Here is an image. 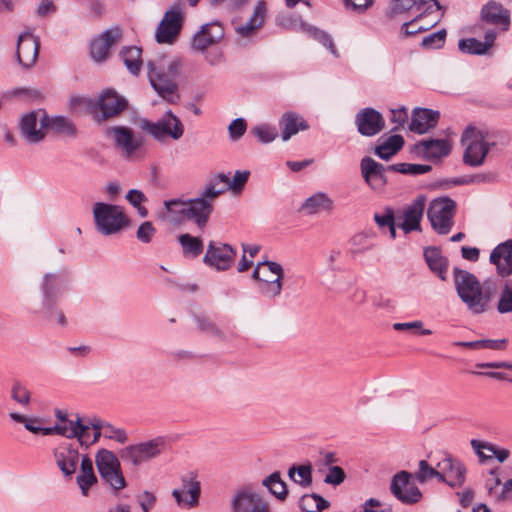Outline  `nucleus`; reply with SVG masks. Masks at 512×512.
Wrapping results in <instances>:
<instances>
[{"mask_svg": "<svg viewBox=\"0 0 512 512\" xmlns=\"http://www.w3.org/2000/svg\"><path fill=\"white\" fill-rule=\"evenodd\" d=\"M180 66L178 60L167 59L166 57H159L147 62L148 78L151 86L161 98L172 104L179 99L176 79Z\"/></svg>", "mask_w": 512, "mask_h": 512, "instance_id": "nucleus-1", "label": "nucleus"}, {"mask_svg": "<svg viewBox=\"0 0 512 512\" xmlns=\"http://www.w3.org/2000/svg\"><path fill=\"white\" fill-rule=\"evenodd\" d=\"M453 276L457 294L467 308L474 314L484 313L490 302V294L483 292L475 275L466 270L454 268Z\"/></svg>", "mask_w": 512, "mask_h": 512, "instance_id": "nucleus-2", "label": "nucleus"}, {"mask_svg": "<svg viewBox=\"0 0 512 512\" xmlns=\"http://www.w3.org/2000/svg\"><path fill=\"white\" fill-rule=\"evenodd\" d=\"M251 277L257 281V289L263 297L271 300L281 295L284 269L279 263L268 260L258 262Z\"/></svg>", "mask_w": 512, "mask_h": 512, "instance_id": "nucleus-3", "label": "nucleus"}, {"mask_svg": "<svg viewBox=\"0 0 512 512\" xmlns=\"http://www.w3.org/2000/svg\"><path fill=\"white\" fill-rule=\"evenodd\" d=\"M96 230L105 236L113 235L129 225V218L121 206L96 202L93 206Z\"/></svg>", "mask_w": 512, "mask_h": 512, "instance_id": "nucleus-4", "label": "nucleus"}, {"mask_svg": "<svg viewBox=\"0 0 512 512\" xmlns=\"http://www.w3.org/2000/svg\"><path fill=\"white\" fill-rule=\"evenodd\" d=\"M95 463L101 479L117 494L127 485L119 458L114 452L100 449L95 456Z\"/></svg>", "mask_w": 512, "mask_h": 512, "instance_id": "nucleus-5", "label": "nucleus"}, {"mask_svg": "<svg viewBox=\"0 0 512 512\" xmlns=\"http://www.w3.org/2000/svg\"><path fill=\"white\" fill-rule=\"evenodd\" d=\"M461 143L465 147L463 162L471 167L481 166L493 145L488 143L483 133L474 127H468L464 130Z\"/></svg>", "mask_w": 512, "mask_h": 512, "instance_id": "nucleus-6", "label": "nucleus"}, {"mask_svg": "<svg viewBox=\"0 0 512 512\" xmlns=\"http://www.w3.org/2000/svg\"><path fill=\"white\" fill-rule=\"evenodd\" d=\"M140 127L157 141H163L166 138L179 140L185 131L182 121L171 110L166 111L156 122L142 120Z\"/></svg>", "mask_w": 512, "mask_h": 512, "instance_id": "nucleus-7", "label": "nucleus"}, {"mask_svg": "<svg viewBox=\"0 0 512 512\" xmlns=\"http://www.w3.org/2000/svg\"><path fill=\"white\" fill-rule=\"evenodd\" d=\"M165 446V439L163 437H156L145 442L124 447L119 451V456L123 461L137 467L161 455Z\"/></svg>", "mask_w": 512, "mask_h": 512, "instance_id": "nucleus-8", "label": "nucleus"}, {"mask_svg": "<svg viewBox=\"0 0 512 512\" xmlns=\"http://www.w3.org/2000/svg\"><path fill=\"white\" fill-rule=\"evenodd\" d=\"M456 203L448 197H440L429 204L427 217L438 234H448L454 224Z\"/></svg>", "mask_w": 512, "mask_h": 512, "instance_id": "nucleus-9", "label": "nucleus"}, {"mask_svg": "<svg viewBox=\"0 0 512 512\" xmlns=\"http://www.w3.org/2000/svg\"><path fill=\"white\" fill-rule=\"evenodd\" d=\"M41 289L43 293L44 317L50 321H56L60 326H65L67 321L61 310H57L56 302L60 290V281L55 274H46L43 278Z\"/></svg>", "mask_w": 512, "mask_h": 512, "instance_id": "nucleus-10", "label": "nucleus"}, {"mask_svg": "<svg viewBox=\"0 0 512 512\" xmlns=\"http://www.w3.org/2000/svg\"><path fill=\"white\" fill-rule=\"evenodd\" d=\"M184 22V14L179 5L168 9L157 26L155 38L161 44H173L176 42Z\"/></svg>", "mask_w": 512, "mask_h": 512, "instance_id": "nucleus-11", "label": "nucleus"}, {"mask_svg": "<svg viewBox=\"0 0 512 512\" xmlns=\"http://www.w3.org/2000/svg\"><path fill=\"white\" fill-rule=\"evenodd\" d=\"M47 113L39 109L24 115L20 121L21 137L29 144H37L44 140L47 132Z\"/></svg>", "mask_w": 512, "mask_h": 512, "instance_id": "nucleus-12", "label": "nucleus"}, {"mask_svg": "<svg viewBox=\"0 0 512 512\" xmlns=\"http://www.w3.org/2000/svg\"><path fill=\"white\" fill-rule=\"evenodd\" d=\"M237 251L231 245L219 241H210L203 262L217 271L230 269L235 261Z\"/></svg>", "mask_w": 512, "mask_h": 512, "instance_id": "nucleus-13", "label": "nucleus"}, {"mask_svg": "<svg viewBox=\"0 0 512 512\" xmlns=\"http://www.w3.org/2000/svg\"><path fill=\"white\" fill-rule=\"evenodd\" d=\"M413 475L407 471L396 473L391 480L390 491L392 495L400 502L412 505L419 502L422 498L420 489L410 483Z\"/></svg>", "mask_w": 512, "mask_h": 512, "instance_id": "nucleus-14", "label": "nucleus"}, {"mask_svg": "<svg viewBox=\"0 0 512 512\" xmlns=\"http://www.w3.org/2000/svg\"><path fill=\"white\" fill-rule=\"evenodd\" d=\"M436 467L439 469V482L446 483L451 488L462 487L466 481L465 465L450 454H446Z\"/></svg>", "mask_w": 512, "mask_h": 512, "instance_id": "nucleus-15", "label": "nucleus"}, {"mask_svg": "<svg viewBox=\"0 0 512 512\" xmlns=\"http://www.w3.org/2000/svg\"><path fill=\"white\" fill-rule=\"evenodd\" d=\"M201 485L194 472L181 477V486L172 491V496L179 506L193 508L199 504Z\"/></svg>", "mask_w": 512, "mask_h": 512, "instance_id": "nucleus-16", "label": "nucleus"}, {"mask_svg": "<svg viewBox=\"0 0 512 512\" xmlns=\"http://www.w3.org/2000/svg\"><path fill=\"white\" fill-rule=\"evenodd\" d=\"M233 512H269L266 501L251 486L238 490L231 500Z\"/></svg>", "mask_w": 512, "mask_h": 512, "instance_id": "nucleus-17", "label": "nucleus"}, {"mask_svg": "<svg viewBox=\"0 0 512 512\" xmlns=\"http://www.w3.org/2000/svg\"><path fill=\"white\" fill-rule=\"evenodd\" d=\"M360 171L365 183L374 191H383L387 184L386 173L391 171L389 166L378 163L371 157H363L360 162Z\"/></svg>", "mask_w": 512, "mask_h": 512, "instance_id": "nucleus-18", "label": "nucleus"}, {"mask_svg": "<svg viewBox=\"0 0 512 512\" xmlns=\"http://www.w3.org/2000/svg\"><path fill=\"white\" fill-rule=\"evenodd\" d=\"M224 38V28L219 22H210L201 26L191 40V47L197 52H205Z\"/></svg>", "mask_w": 512, "mask_h": 512, "instance_id": "nucleus-19", "label": "nucleus"}, {"mask_svg": "<svg viewBox=\"0 0 512 512\" xmlns=\"http://www.w3.org/2000/svg\"><path fill=\"white\" fill-rule=\"evenodd\" d=\"M39 41L31 33L20 34L17 42L16 58L24 68L32 67L38 58Z\"/></svg>", "mask_w": 512, "mask_h": 512, "instance_id": "nucleus-20", "label": "nucleus"}, {"mask_svg": "<svg viewBox=\"0 0 512 512\" xmlns=\"http://www.w3.org/2000/svg\"><path fill=\"white\" fill-rule=\"evenodd\" d=\"M122 36L119 27H112L104 31L100 37L94 39L90 47L91 58L95 62H102L107 59L110 48L117 43Z\"/></svg>", "mask_w": 512, "mask_h": 512, "instance_id": "nucleus-21", "label": "nucleus"}, {"mask_svg": "<svg viewBox=\"0 0 512 512\" xmlns=\"http://www.w3.org/2000/svg\"><path fill=\"white\" fill-rule=\"evenodd\" d=\"M358 132L367 137L378 134L384 128V119L381 113L373 108L360 110L355 118Z\"/></svg>", "mask_w": 512, "mask_h": 512, "instance_id": "nucleus-22", "label": "nucleus"}, {"mask_svg": "<svg viewBox=\"0 0 512 512\" xmlns=\"http://www.w3.org/2000/svg\"><path fill=\"white\" fill-rule=\"evenodd\" d=\"M110 133L115 145L120 148L125 156H131L143 145V137L135 134L132 129L124 126L111 127Z\"/></svg>", "mask_w": 512, "mask_h": 512, "instance_id": "nucleus-23", "label": "nucleus"}, {"mask_svg": "<svg viewBox=\"0 0 512 512\" xmlns=\"http://www.w3.org/2000/svg\"><path fill=\"white\" fill-rule=\"evenodd\" d=\"M97 103L102 114V120L118 115L127 107V100L110 88L102 91Z\"/></svg>", "mask_w": 512, "mask_h": 512, "instance_id": "nucleus-24", "label": "nucleus"}, {"mask_svg": "<svg viewBox=\"0 0 512 512\" xmlns=\"http://www.w3.org/2000/svg\"><path fill=\"white\" fill-rule=\"evenodd\" d=\"M452 144L448 139H427L415 144V151L427 160H439L450 154Z\"/></svg>", "mask_w": 512, "mask_h": 512, "instance_id": "nucleus-25", "label": "nucleus"}, {"mask_svg": "<svg viewBox=\"0 0 512 512\" xmlns=\"http://www.w3.org/2000/svg\"><path fill=\"white\" fill-rule=\"evenodd\" d=\"M440 118L439 111L428 108H415L412 111L409 130L417 134H425L433 129Z\"/></svg>", "mask_w": 512, "mask_h": 512, "instance_id": "nucleus-26", "label": "nucleus"}, {"mask_svg": "<svg viewBox=\"0 0 512 512\" xmlns=\"http://www.w3.org/2000/svg\"><path fill=\"white\" fill-rule=\"evenodd\" d=\"M266 19V4L260 0L256 3L252 15L249 19L235 27V32L242 38H251L256 35L258 30L264 26Z\"/></svg>", "mask_w": 512, "mask_h": 512, "instance_id": "nucleus-27", "label": "nucleus"}, {"mask_svg": "<svg viewBox=\"0 0 512 512\" xmlns=\"http://www.w3.org/2000/svg\"><path fill=\"white\" fill-rule=\"evenodd\" d=\"M490 262L497 268L502 277L512 273V239L498 244L490 254Z\"/></svg>", "mask_w": 512, "mask_h": 512, "instance_id": "nucleus-28", "label": "nucleus"}, {"mask_svg": "<svg viewBox=\"0 0 512 512\" xmlns=\"http://www.w3.org/2000/svg\"><path fill=\"white\" fill-rule=\"evenodd\" d=\"M470 445L480 463H485L493 458H496L499 463H504L510 456L508 449L498 447L491 442L472 439Z\"/></svg>", "mask_w": 512, "mask_h": 512, "instance_id": "nucleus-29", "label": "nucleus"}, {"mask_svg": "<svg viewBox=\"0 0 512 512\" xmlns=\"http://www.w3.org/2000/svg\"><path fill=\"white\" fill-rule=\"evenodd\" d=\"M480 15L484 22L502 26L504 30H507L510 25V11L495 0L488 1L481 8Z\"/></svg>", "mask_w": 512, "mask_h": 512, "instance_id": "nucleus-30", "label": "nucleus"}, {"mask_svg": "<svg viewBox=\"0 0 512 512\" xmlns=\"http://www.w3.org/2000/svg\"><path fill=\"white\" fill-rule=\"evenodd\" d=\"M282 141L286 142L300 131L309 129L308 122L294 111L285 112L279 119Z\"/></svg>", "mask_w": 512, "mask_h": 512, "instance_id": "nucleus-31", "label": "nucleus"}, {"mask_svg": "<svg viewBox=\"0 0 512 512\" xmlns=\"http://www.w3.org/2000/svg\"><path fill=\"white\" fill-rule=\"evenodd\" d=\"M54 458L64 476H72L79 462V452L71 445H62L54 450Z\"/></svg>", "mask_w": 512, "mask_h": 512, "instance_id": "nucleus-32", "label": "nucleus"}, {"mask_svg": "<svg viewBox=\"0 0 512 512\" xmlns=\"http://www.w3.org/2000/svg\"><path fill=\"white\" fill-rule=\"evenodd\" d=\"M187 220H192L200 228L206 226L209 215L213 211V205L205 198H194L186 201Z\"/></svg>", "mask_w": 512, "mask_h": 512, "instance_id": "nucleus-33", "label": "nucleus"}, {"mask_svg": "<svg viewBox=\"0 0 512 512\" xmlns=\"http://www.w3.org/2000/svg\"><path fill=\"white\" fill-rule=\"evenodd\" d=\"M425 208V198L417 197L404 211L401 228L405 233L420 229V222Z\"/></svg>", "mask_w": 512, "mask_h": 512, "instance_id": "nucleus-34", "label": "nucleus"}, {"mask_svg": "<svg viewBox=\"0 0 512 512\" xmlns=\"http://www.w3.org/2000/svg\"><path fill=\"white\" fill-rule=\"evenodd\" d=\"M9 417L11 420L22 423L24 427L31 433L38 434L41 433L43 435H72V430H67L59 426L45 427L42 428L36 424L40 422L38 418H27L25 415H22L17 412L9 413Z\"/></svg>", "mask_w": 512, "mask_h": 512, "instance_id": "nucleus-35", "label": "nucleus"}, {"mask_svg": "<svg viewBox=\"0 0 512 512\" xmlns=\"http://www.w3.org/2000/svg\"><path fill=\"white\" fill-rule=\"evenodd\" d=\"M334 209L333 199L325 192H317L308 197L301 205V210L307 215L320 212H331Z\"/></svg>", "mask_w": 512, "mask_h": 512, "instance_id": "nucleus-36", "label": "nucleus"}, {"mask_svg": "<svg viewBox=\"0 0 512 512\" xmlns=\"http://www.w3.org/2000/svg\"><path fill=\"white\" fill-rule=\"evenodd\" d=\"M425 8V13L433 14L440 11L441 6L437 0H394L392 12L395 14L416 9L420 11Z\"/></svg>", "mask_w": 512, "mask_h": 512, "instance_id": "nucleus-37", "label": "nucleus"}, {"mask_svg": "<svg viewBox=\"0 0 512 512\" xmlns=\"http://www.w3.org/2000/svg\"><path fill=\"white\" fill-rule=\"evenodd\" d=\"M165 210L160 214L161 219L173 224L187 220V203L182 199H171L164 202Z\"/></svg>", "mask_w": 512, "mask_h": 512, "instance_id": "nucleus-38", "label": "nucleus"}, {"mask_svg": "<svg viewBox=\"0 0 512 512\" xmlns=\"http://www.w3.org/2000/svg\"><path fill=\"white\" fill-rule=\"evenodd\" d=\"M424 258L430 270L445 281L448 260L442 255L441 251L435 247H428L424 250Z\"/></svg>", "mask_w": 512, "mask_h": 512, "instance_id": "nucleus-39", "label": "nucleus"}, {"mask_svg": "<svg viewBox=\"0 0 512 512\" xmlns=\"http://www.w3.org/2000/svg\"><path fill=\"white\" fill-rule=\"evenodd\" d=\"M76 480L83 496H87L90 487L97 483V477L94 473L93 463L88 456H84L82 458L80 473Z\"/></svg>", "mask_w": 512, "mask_h": 512, "instance_id": "nucleus-40", "label": "nucleus"}, {"mask_svg": "<svg viewBox=\"0 0 512 512\" xmlns=\"http://www.w3.org/2000/svg\"><path fill=\"white\" fill-rule=\"evenodd\" d=\"M426 14L427 13L425 12L421 13L418 16H416L413 20L403 23V25L401 26L400 34L403 37H408L416 35L420 32L427 31L430 28L434 27L439 21L438 16L433 17L429 22H427V25H421V22L426 16Z\"/></svg>", "mask_w": 512, "mask_h": 512, "instance_id": "nucleus-41", "label": "nucleus"}, {"mask_svg": "<svg viewBox=\"0 0 512 512\" xmlns=\"http://www.w3.org/2000/svg\"><path fill=\"white\" fill-rule=\"evenodd\" d=\"M404 145V139L401 135L389 136L382 144L375 147V154L383 159L389 160Z\"/></svg>", "mask_w": 512, "mask_h": 512, "instance_id": "nucleus-42", "label": "nucleus"}, {"mask_svg": "<svg viewBox=\"0 0 512 512\" xmlns=\"http://www.w3.org/2000/svg\"><path fill=\"white\" fill-rule=\"evenodd\" d=\"M226 182H228L226 174L220 173L215 175L206 185L199 198H205L212 203L214 199L227 190Z\"/></svg>", "mask_w": 512, "mask_h": 512, "instance_id": "nucleus-43", "label": "nucleus"}, {"mask_svg": "<svg viewBox=\"0 0 512 512\" xmlns=\"http://www.w3.org/2000/svg\"><path fill=\"white\" fill-rule=\"evenodd\" d=\"M178 241L185 257L196 258L203 252V241L199 237L185 233L178 237Z\"/></svg>", "mask_w": 512, "mask_h": 512, "instance_id": "nucleus-44", "label": "nucleus"}, {"mask_svg": "<svg viewBox=\"0 0 512 512\" xmlns=\"http://www.w3.org/2000/svg\"><path fill=\"white\" fill-rule=\"evenodd\" d=\"M269 492L279 500H284L287 497L288 490L286 483L281 479L279 471H275L262 481Z\"/></svg>", "mask_w": 512, "mask_h": 512, "instance_id": "nucleus-45", "label": "nucleus"}, {"mask_svg": "<svg viewBox=\"0 0 512 512\" xmlns=\"http://www.w3.org/2000/svg\"><path fill=\"white\" fill-rule=\"evenodd\" d=\"M142 50L136 46L124 48L120 55L128 71L133 75H138L142 65Z\"/></svg>", "mask_w": 512, "mask_h": 512, "instance_id": "nucleus-46", "label": "nucleus"}, {"mask_svg": "<svg viewBox=\"0 0 512 512\" xmlns=\"http://www.w3.org/2000/svg\"><path fill=\"white\" fill-rule=\"evenodd\" d=\"M312 465L292 466L288 470V477L301 487L307 488L312 485Z\"/></svg>", "mask_w": 512, "mask_h": 512, "instance_id": "nucleus-47", "label": "nucleus"}, {"mask_svg": "<svg viewBox=\"0 0 512 512\" xmlns=\"http://www.w3.org/2000/svg\"><path fill=\"white\" fill-rule=\"evenodd\" d=\"M328 507L329 502L316 493L303 495L299 500V508L302 512H321Z\"/></svg>", "mask_w": 512, "mask_h": 512, "instance_id": "nucleus-48", "label": "nucleus"}, {"mask_svg": "<svg viewBox=\"0 0 512 512\" xmlns=\"http://www.w3.org/2000/svg\"><path fill=\"white\" fill-rule=\"evenodd\" d=\"M496 309L500 314L512 313V281L506 280L499 288Z\"/></svg>", "mask_w": 512, "mask_h": 512, "instance_id": "nucleus-49", "label": "nucleus"}, {"mask_svg": "<svg viewBox=\"0 0 512 512\" xmlns=\"http://www.w3.org/2000/svg\"><path fill=\"white\" fill-rule=\"evenodd\" d=\"M54 426H59L67 430H72V435H62L63 437L72 439L77 438L80 443L87 442L85 440L86 431L89 426H83L82 419L77 416L75 420H68L67 423H56Z\"/></svg>", "mask_w": 512, "mask_h": 512, "instance_id": "nucleus-50", "label": "nucleus"}, {"mask_svg": "<svg viewBox=\"0 0 512 512\" xmlns=\"http://www.w3.org/2000/svg\"><path fill=\"white\" fill-rule=\"evenodd\" d=\"M47 129H51L58 134L73 136L76 133L74 125L64 116H48Z\"/></svg>", "mask_w": 512, "mask_h": 512, "instance_id": "nucleus-51", "label": "nucleus"}, {"mask_svg": "<svg viewBox=\"0 0 512 512\" xmlns=\"http://www.w3.org/2000/svg\"><path fill=\"white\" fill-rule=\"evenodd\" d=\"M439 469L431 466L426 460H420L418 463V470L414 474V478L420 483L424 484L431 479L439 481Z\"/></svg>", "mask_w": 512, "mask_h": 512, "instance_id": "nucleus-52", "label": "nucleus"}, {"mask_svg": "<svg viewBox=\"0 0 512 512\" xmlns=\"http://www.w3.org/2000/svg\"><path fill=\"white\" fill-rule=\"evenodd\" d=\"M389 169L402 174L420 175L430 172L432 167L424 164L398 163L389 165Z\"/></svg>", "mask_w": 512, "mask_h": 512, "instance_id": "nucleus-53", "label": "nucleus"}, {"mask_svg": "<svg viewBox=\"0 0 512 512\" xmlns=\"http://www.w3.org/2000/svg\"><path fill=\"white\" fill-rule=\"evenodd\" d=\"M250 132L263 144L271 143L278 137L277 129L269 124L257 125Z\"/></svg>", "mask_w": 512, "mask_h": 512, "instance_id": "nucleus-54", "label": "nucleus"}, {"mask_svg": "<svg viewBox=\"0 0 512 512\" xmlns=\"http://www.w3.org/2000/svg\"><path fill=\"white\" fill-rule=\"evenodd\" d=\"M458 48L463 53L482 55L487 52L485 43L476 38L461 39Z\"/></svg>", "mask_w": 512, "mask_h": 512, "instance_id": "nucleus-55", "label": "nucleus"}, {"mask_svg": "<svg viewBox=\"0 0 512 512\" xmlns=\"http://www.w3.org/2000/svg\"><path fill=\"white\" fill-rule=\"evenodd\" d=\"M126 200L134 208L137 209L138 214L142 218L147 217L148 210L146 209V207L142 206V203L147 201V197L145 196V194L142 191H140L138 189L129 190L128 193L126 194Z\"/></svg>", "mask_w": 512, "mask_h": 512, "instance_id": "nucleus-56", "label": "nucleus"}, {"mask_svg": "<svg viewBox=\"0 0 512 512\" xmlns=\"http://www.w3.org/2000/svg\"><path fill=\"white\" fill-rule=\"evenodd\" d=\"M11 398L22 406H28L31 402V393L21 382L14 381L11 387Z\"/></svg>", "mask_w": 512, "mask_h": 512, "instance_id": "nucleus-57", "label": "nucleus"}, {"mask_svg": "<svg viewBox=\"0 0 512 512\" xmlns=\"http://www.w3.org/2000/svg\"><path fill=\"white\" fill-rule=\"evenodd\" d=\"M374 220L380 228L388 227L392 238L396 237V228L394 221V212L391 208H387L383 214H375Z\"/></svg>", "mask_w": 512, "mask_h": 512, "instance_id": "nucleus-58", "label": "nucleus"}, {"mask_svg": "<svg viewBox=\"0 0 512 512\" xmlns=\"http://www.w3.org/2000/svg\"><path fill=\"white\" fill-rule=\"evenodd\" d=\"M250 172L247 170L244 171H236L233 178L230 180L228 178V182L225 183L227 190H231L234 193L241 192L248 181Z\"/></svg>", "mask_w": 512, "mask_h": 512, "instance_id": "nucleus-59", "label": "nucleus"}, {"mask_svg": "<svg viewBox=\"0 0 512 512\" xmlns=\"http://www.w3.org/2000/svg\"><path fill=\"white\" fill-rule=\"evenodd\" d=\"M446 34L445 29L433 32L422 39L421 45L427 49L441 48L444 45Z\"/></svg>", "mask_w": 512, "mask_h": 512, "instance_id": "nucleus-60", "label": "nucleus"}, {"mask_svg": "<svg viewBox=\"0 0 512 512\" xmlns=\"http://www.w3.org/2000/svg\"><path fill=\"white\" fill-rule=\"evenodd\" d=\"M382 506L383 505L380 500L376 498H369L364 503L355 508L354 512H392V507L390 505H386L382 509H377Z\"/></svg>", "mask_w": 512, "mask_h": 512, "instance_id": "nucleus-61", "label": "nucleus"}, {"mask_svg": "<svg viewBox=\"0 0 512 512\" xmlns=\"http://www.w3.org/2000/svg\"><path fill=\"white\" fill-rule=\"evenodd\" d=\"M310 32L314 39L321 43L324 47H326L335 57L339 56L338 51L330 35L317 28H311Z\"/></svg>", "mask_w": 512, "mask_h": 512, "instance_id": "nucleus-62", "label": "nucleus"}, {"mask_svg": "<svg viewBox=\"0 0 512 512\" xmlns=\"http://www.w3.org/2000/svg\"><path fill=\"white\" fill-rule=\"evenodd\" d=\"M346 474L340 466H330L324 482L329 485L338 486L344 482Z\"/></svg>", "mask_w": 512, "mask_h": 512, "instance_id": "nucleus-63", "label": "nucleus"}, {"mask_svg": "<svg viewBox=\"0 0 512 512\" xmlns=\"http://www.w3.org/2000/svg\"><path fill=\"white\" fill-rule=\"evenodd\" d=\"M156 229L150 221L143 222L137 229L136 237L142 243H150Z\"/></svg>", "mask_w": 512, "mask_h": 512, "instance_id": "nucleus-64", "label": "nucleus"}]
</instances>
